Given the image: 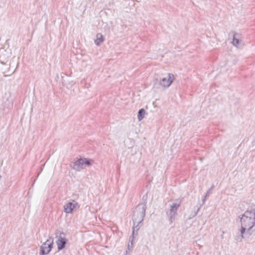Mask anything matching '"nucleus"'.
Wrapping results in <instances>:
<instances>
[{"instance_id": "nucleus-3", "label": "nucleus", "mask_w": 255, "mask_h": 255, "mask_svg": "<svg viewBox=\"0 0 255 255\" xmlns=\"http://www.w3.org/2000/svg\"><path fill=\"white\" fill-rule=\"evenodd\" d=\"M181 204V200L179 199L171 202L169 204V208L166 211V214L170 223H172L175 220L177 215V210Z\"/></svg>"}, {"instance_id": "nucleus-4", "label": "nucleus", "mask_w": 255, "mask_h": 255, "mask_svg": "<svg viewBox=\"0 0 255 255\" xmlns=\"http://www.w3.org/2000/svg\"><path fill=\"white\" fill-rule=\"evenodd\" d=\"M56 243L59 251L63 250L67 242L65 234L61 230H57L55 232Z\"/></svg>"}, {"instance_id": "nucleus-5", "label": "nucleus", "mask_w": 255, "mask_h": 255, "mask_svg": "<svg viewBox=\"0 0 255 255\" xmlns=\"http://www.w3.org/2000/svg\"><path fill=\"white\" fill-rule=\"evenodd\" d=\"M53 240L49 237L40 247V255H46L49 253L53 247Z\"/></svg>"}, {"instance_id": "nucleus-7", "label": "nucleus", "mask_w": 255, "mask_h": 255, "mask_svg": "<svg viewBox=\"0 0 255 255\" xmlns=\"http://www.w3.org/2000/svg\"><path fill=\"white\" fill-rule=\"evenodd\" d=\"M77 206L78 207V203L73 200L72 202H69L64 206V211L67 214L71 213L74 209Z\"/></svg>"}, {"instance_id": "nucleus-15", "label": "nucleus", "mask_w": 255, "mask_h": 255, "mask_svg": "<svg viewBox=\"0 0 255 255\" xmlns=\"http://www.w3.org/2000/svg\"><path fill=\"white\" fill-rule=\"evenodd\" d=\"M207 196H206V195L204 196V198L202 200V202H203V204H204L206 201V197Z\"/></svg>"}, {"instance_id": "nucleus-16", "label": "nucleus", "mask_w": 255, "mask_h": 255, "mask_svg": "<svg viewBox=\"0 0 255 255\" xmlns=\"http://www.w3.org/2000/svg\"><path fill=\"white\" fill-rule=\"evenodd\" d=\"M158 81V79H154V83H155L156 82H157Z\"/></svg>"}, {"instance_id": "nucleus-6", "label": "nucleus", "mask_w": 255, "mask_h": 255, "mask_svg": "<svg viewBox=\"0 0 255 255\" xmlns=\"http://www.w3.org/2000/svg\"><path fill=\"white\" fill-rule=\"evenodd\" d=\"M85 164L88 165H90V161L86 158H81L74 162L71 166L74 169L77 171H80L83 168V166Z\"/></svg>"}, {"instance_id": "nucleus-11", "label": "nucleus", "mask_w": 255, "mask_h": 255, "mask_svg": "<svg viewBox=\"0 0 255 255\" xmlns=\"http://www.w3.org/2000/svg\"><path fill=\"white\" fill-rule=\"evenodd\" d=\"M237 35H238L237 33H235L234 34L232 43L234 46L238 47L239 46V45L240 42L239 39L238 38H236V36H237Z\"/></svg>"}, {"instance_id": "nucleus-14", "label": "nucleus", "mask_w": 255, "mask_h": 255, "mask_svg": "<svg viewBox=\"0 0 255 255\" xmlns=\"http://www.w3.org/2000/svg\"><path fill=\"white\" fill-rule=\"evenodd\" d=\"M214 188V186H212L211 188L208 190L207 191L206 194V196H208L210 194V192H211V190L213 189V188Z\"/></svg>"}, {"instance_id": "nucleus-9", "label": "nucleus", "mask_w": 255, "mask_h": 255, "mask_svg": "<svg viewBox=\"0 0 255 255\" xmlns=\"http://www.w3.org/2000/svg\"><path fill=\"white\" fill-rule=\"evenodd\" d=\"M104 37L101 33H98L96 35V39L95 40V44L98 46L104 41Z\"/></svg>"}, {"instance_id": "nucleus-10", "label": "nucleus", "mask_w": 255, "mask_h": 255, "mask_svg": "<svg viewBox=\"0 0 255 255\" xmlns=\"http://www.w3.org/2000/svg\"><path fill=\"white\" fill-rule=\"evenodd\" d=\"M145 114V111L143 109H141L138 111L137 118L139 121H140L143 119Z\"/></svg>"}, {"instance_id": "nucleus-12", "label": "nucleus", "mask_w": 255, "mask_h": 255, "mask_svg": "<svg viewBox=\"0 0 255 255\" xmlns=\"http://www.w3.org/2000/svg\"><path fill=\"white\" fill-rule=\"evenodd\" d=\"M134 234H132V236H130L129 237V243L128 244V250H131L132 247H133V240H134Z\"/></svg>"}, {"instance_id": "nucleus-13", "label": "nucleus", "mask_w": 255, "mask_h": 255, "mask_svg": "<svg viewBox=\"0 0 255 255\" xmlns=\"http://www.w3.org/2000/svg\"><path fill=\"white\" fill-rule=\"evenodd\" d=\"M200 208H201V205L197 207L196 210L195 211V212L193 214H191L190 215L191 216L190 217V219H191V218L194 217L195 216H196V215L197 214V213L198 212V211L200 209Z\"/></svg>"}, {"instance_id": "nucleus-2", "label": "nucleus", "mask_w": 255, "mask_h": 255, "mask_svg": "<svg viewBox=\"0 0 255 255\" xmlns=\"http://www.w3.org/2000/svg\"><path fill=\"white\" fill-rule=\"evenodd\" d=\"M146 207L145 203L139 204L135 208L133 212L132 220L133 222V234H135L139 229V225L143 220Z\"/></svg>"}, {"instance_id": "nucleus-8", "label": "nucleus", "mask_w": 255, "mask_h": 255, "mask_svg": "<svg viewBox=\"0 0 255 255\" xmlns=\"http://www.w3.org/2000/svg\"><path fill=\"white\" fill-rule=\"evenodd\" d=\"M173 77V74H168L167 78H163L160 80V84L164 87H168L172 83L171 78Z\"/></svg>"}, {"instance_id": "nucleus-1", "label": "nucleus", "mask_w": 255, "mask_h": 255, "mask_svg": "<svg viewBox=\"0 0 255 255\" xmlns=\"http://www.w3.org/2000/svg\"><path fill=\"white\" fill-rule=\"evenodd\" d=\"M241 228L240 230V241L251 236L255 226V207L247 210L240 218Z\"/></svg>"}]
</instances>
